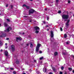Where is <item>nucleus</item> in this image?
I'll return each mask as SVG.
<instances>
[{
    "label": "nucleus",
    "mask_w": 74,
    "mask_h": 74,
    "mask_svg": "<svg viewBox=\"0 0 74 74\" xmlns=\"http://www.w3.org/2000/svg\"><path fill=\"white\" fill-rule=\"evenodd\" d=\"M62 18L63 19H69V15L63 14L62 16Z\"/></svg>",
    "instance_id": "1"
},
{
    "label": "nucleus",
    "mask_w": 74,
    "mask_h": 74,
    "mask_svg": "<svg viewBox=\"0 0 74 74\" xmlns=\"http://www.w3.org/2000/svg\"><path fill=\"white\" fill-rule=\"evenodd\" d=\"M41 44L39 43H38L36 47V52H38L39 51V49H40V47H41Z\"/></svg>",
    "instance_id": "2"
},
{
    "label": "nucleus",
    "mask_w": 74,
    "mask_h": 74,
    "mask_svg": "<svg viewBox=\"0 0 74 74\" xmlns=\"http://www.w3.org/2000/svg\"><path fill=\"white\" fill-rule=\"evenodd\" d=\"M35 11L33 9H31L29 11V14H33V12H34Z\"/></svg>",
    "instance_id": "3"
},
{
    "label": "nucleus",
    "mask_w": 74,
    "mask_h": 74,
    "mask_svg": "<svg viewBox=\"0 0 74 74\" xmlns=\"http://www.w3.org/2000/svg\"><path fill=\"white\" fill-rule=\"evenodd\" d=\"M6 37V34L5 33H2L0 36V37Z\"/></svg>",
    "instance_id": "4"
},
{
    "label": "nucleus",
    "mask_w": 74,
    "mask_h": 74,
    "mask_svg": "<svg viewBox=\"0 0 74 74\" xmlns=\"http://www.w3.org/2000/svg\"><path fill=\"white\" fill-rule=\"evenodd\" d=\"M11 48L12 52H14V51L15 50V46H14V45H12L11 46Z\"/></svg>",
    "instance_id": "5"
},
{
    "label": "nucleus",
    "mask_w": 74,
    "mask_h": 74,
    "mask_svg": "<svg viewBox=\"0 0 74 74\" xmlns=\"http://www.w3.org/2000/svg\"><path fill=\"white\" fill-rule=\"evenodd\" d=\"M50 36L51 38H53V36H54V34H53V31H51Z\"/></svg>",
    "instance_id": "6"
},
{
    "label": "nucleus",
    "mask_w": 74,
    "mask_h": 74,
    "mask_svg": "<svg viewBox=\"0 0 74 74\" xmlns=\"http://www.w3.org/2000/svg\"><path fill=\"white\" fill-rule=\"evenodd\" d=\"M34 29H35L36 30H40V28L38 26H35L34 27Z\"/></svg>",
    "instance_id": "7"
},
{
    "label": "nucleus",
    "mask_w": 74,
    "mask_h": 74,
    "mask_svg": "<svg viewBox=\"0 0 74 74\" xmlns=\"http://www.w3.org/2000/svg\"><path fill=\"white\" fill-rule=\"evenodd\" d=\"M18 40H19V41H21V40H22V38H20V37H16V41L17 42H18Z\"/></svg>",
    "instance_id": "8"
},
{
    "label": "nucleus",
    "mask_w": 74,
    "mask_h": 74,
    "mask_svg": "<svg viewBox=\"0 0 74 74\" xmlns=\"http://www.w3.org/2000/svg\"><path fill=\"white\" fill-rule=\"evenodd\" d=\"M10 30H12V28L11 27H8L6 29V31H7L8 32H10Z\"/></svg>",
    "instance_id": "9"
},
{
    "label": "nucleus",
    "mask_w": 74,
    "mask_h": 74,
    "mask_svg": "<svg viewBox=\"0 0 74 74\" xmlns=\"http://www.w3.org/2000/svg\"><path fill=\"white\" fill-rule=\"evenodd\" d=\"M65 26L66 28H68L69 27V23H65Z\"/></svg>",
    "instance_id": "10"
},
{
    "label": "nucleus",
    "mask_w": 74,
    "mask_h": 74,
    "mask_svg": "<svg viewBox=\"0 0 74 74\" xmlns=\"http://www.w3.org/2000/svg\"><path fill=\"white\" fill-rule=\"evenodd\" d=\"M5 54L6 56H8V51H5Z\"/></svg>",
    "instance_id": "11"
},
{
    "label": "nucleus",
    "mask_w": 74,
    "mask_h": 74,
    "mask_svg": "<svg viewBox=\"0 0 74 74\" xmlns=\"http://www.w3.org/2000/svg\"><path fill=\"white\" fill-rule=\"evenodd\" d=\"M4 25L5 27H7L8 26V24H7L5 22L4 24Z\"/></svg>",
    "instance_id": "12"
},
{
    "label": "nucleus",
    "mask_w": 74,
    "mask_h": 74,
    "mask_svg": "<svg viewBox=\"0 0 74 74\" xmlns=\"http://www.w3.org/2000/svg\"><path fill=\"white\" fill-rule=\"evenodd\" d=\"M30 47L31 48H33V45L32 44V42H31L30 43Z\"/></svg>",
    "instance_id": "13"
},
{
    "label": "nucleus",
    "mask_w": 74,
    "mask_h": 74,
    "mask_svg": "<svg viewBox=\"0 0 74 74\" xmlns=\"http://www.w3.org/2000/svg\"><path fill=\"white\" fill-rule=\"evenodd\" d=\"M54 55L55 56H56L58 55V52L57 51H56L54 53Z\"/></svg>",
    "instance_id": "14"
},
{
    "label": "nucleus",
    "mask_w": 74,
    "mask_h": 74,
    "mask_svg": "<svg viewBox=\"0 0 74 74\" xmlns=\"http://www.w3.org/2000/svg\"><path fill=\"white\" fill-rule=\"evenodd\" d=\"M52 69L53 71H56V69L54 67H52Z\"/></svg>",
    "instance_id": "15"
},
{
    "label": "nucleus",
    "mask_w": 74,
    "mask_h": 74,
    "mask_svg": "<svg viewBox=\"0 0 74 74\" xmlns=\"http://www.w3.org/2000/svg\"><path fill=\"white\" fill-rule=\"evenodd\" d=\"M39 33V31H38L37 30H36L35 31V33H36V34H38Z\"/></svg>",
    "instance_id": "16"
},
{
    "label": "nucleus",
    "mask_w": 74,
    "mask_h": 74,
    "mask_svg": "<svg viewBox=\"0 0 74 74\" xmlns=\"http://www.w3.org/2000/svg\"><path fill=\"white\" fill-rule=\"evenodd\" d=\"M68 70H69V71H71V70H72V69L71 68H69Z\"/></svg>",
    "instance_id": "17"
},
{
    "label": "nucleus",
    "mask_w": 74,
    "mask_h": 74,
    "mask_svg": "<svg viewBox=\"0 0 74 74\" xmlns=\"http://www.w3.org/2000/svg\"><path fill=\"white\" fill-rule=\"evenodd\" d=\"M64 38H66L67 37V34H65L64 35Z\"/></svg>",
    "instance_id": "18"
},
{
    "label": "nucleus",
    "mask_w": 74,
    "mask_h": 74,
    "mask_svg": "<svg viewBox=\"0 0 74 74\" xmlns=\"http://www.w3.org/2000/svg\"><path fill=\"white\" fill-rule=\"evenodd\" d=\"M16 64H19V61L18 60H17L16 61Z\"/></svg>",
    "instance_id": "19"
},
{
    "label": "nucleus",
    "mask_w": 74,
    "mask_h": 74,
    "mask_svg": "<svg viewBox=\"0 0 74 74\" xmlns=\"http://www.w3.org/2000/svg\"><path fill=\"white\" fill-rule=\"evenodd\" d=\"M67 22L66 23H69V22H70V20L69 19H68L67 20Z\"/></svg>",
    "instance_id": "20"
},
{
    "label": "nucleus",
    "mask_w": 74,
    "mask_h": 74,
    "mask_svg": "<svg viewBox=\"0 0 74 74\" xmlns=\"http://www.w3.org/2000/svg\"><path fill=\"white\" fill-rule=\"evenodd\" d=\"M6 20L8 22H10V19H7Z\"/></svg>",
    "instance_id": "21"
},
{
    "label": "nucleus",
    "mask_w": 74,
    "mask_h": 74,
    "mask_svg": "<svg viewBox=\"0 0 74 74\" xmlns=\"http://www.w3.org/2000/svg\"><path fill=\"white\" fill-rule=\"evenodd\" d=\"M0 45H3V43L1 42V41H0Z\"/></svg>",
    "instance_id": "22"
},
{
    "label": "nucleus",
    "mask_w": 74,
    "mask_h": 74,
    "mask_svg": "<svg viewBox=\"0 0 74 74\" xmlns=\"http://www.w3.org/2000/svg\"><path fill=\"white\" fill-rule=\"evenodd\" d=\"M44 58V57H40V58L39 59L40 60H42L43 58Z\"/></svg>",
    "instance_id": "23"
},
{
    "label": "nucleus",
    "mask_w": 74,
    "mask_h": 74,
    "mask_svg": "<svg viewBox=\"0 0 74 74\" xmlns=\"http://www.w3.org/2000/svg\"><path fill=\"white\" fill-rule=\"evenodd\" d=\"M26 6H27V5L25 4H24L23 5V7H26Z\"/></svg>",
    "instance_id": "24"
},
{
    "label": "nucleus",
    "mask_w": 74,
    "mask_h": 74,
    "mask_svg": "<svg viewBox=\"0 0 74 74\" xmlns=\"http://www.w3.org/2000/svg\"><path fill=\"white\" fill-rule=\"evenodd\" d=\"M61 70H64V67L62 66L61 67Z\"/></svg>",
    "instance_id": "25"
},
{
    "label": "nucleus",
    "mask_w": 74,
    "mask_h": 74,
    "mask_svg": "<svg viewBox=\"0 0 74 74\" xmlns=\"http://www.w3.org/2000/svg\"><path fill=\"white\" fill-rule=\"evenodd\" d=\"M26 7L27 9H29L30 7L29 6H26Z\"/></svg>",
    "instance_id": "26"
},
{
    "label": "nucleus",
    "mask_w": 74,
    "mask_h": 74,
    "mask_svg": "<svg viewBox=\"0 0 74 74\" xmlns=\"http://www.w3.org/2000/svg\"><path fill=\"white\" fill-rule=\"evenodd\" d=\"M11 9H12L13 8V5H10Z\"/></svg>",
    "instance_id": "27"
},
{
    "label": "nucleus",
    "mask_w": 74,
    "mask_h": 74,
    "mask_svg": "<svg viewBox=\"0 0 74 74\" xmlns=\"http://www.w3.org/2000/svg\"><path fill=\"white\" fill-rule=\"evenodd\" d=\"M60 30L61 32H62L63 31V29H62V27H60Z\"/></svg>",
    "instance_id": "28"
},
{
    "label": "nucleus",
    "mask_w": 74,
    "mask_h": 74,
    "mask_svg": "<svg viewBox=\"0 0 74 74\" xmlns=\"http://www.w3.org/2000/svg\"><path fill=\"white\" fill-rule=\"evenodd\" d=\"M49 17H47V21H49Z\"/></svg>",
    "instance_id": "29"
},
{
    "label": "nucleus",
    "mask_w": 74,
    "mask_h": 74,
    "mask_svg": "<svg viewBox=\"0 0 74 74\" xmlns=\"http://www.w3.org/2000/svg\"><path fill=\"white\" fill-rule=\"evenodd\" d=\"M58 14H60V13H61V11L59 10L58 12Z\"/></svg>",
    "instance_id": "30"
},
{
    "label": "nucleus",
    "mask_w": 74,
    "mask_h": 74,
    "mask_svg": "<svg viewBox=\"0 0 74 74\" xmlns=\"http://www.w3.org/2000/svg\"><path fill=\"white\" fill-rule=\"evenodd\" d=\"M46 72H47V69L45 68V71L44 72V73H46Z\"/></svg>",
    "instance_id": "31"
},
{
    "label": "nucleus",
    "mask_w": 74,
    "mask_h": 74,
    "mask_svg": "<svg viewBox=\"0 0 74 74\" xmlns=\"http://www.w3.org/2000/svg\"><path fill=\"white\" fill-rule=\"evenodd\" d=\"M71 1H68V3H70Z\"/></svg>",
    "instance_id": "32"
},
{
    "label": "nucleus",
    "mask_w": 74,
    "mask_h": 74,
    "mask_svg": "<svg viewBox=\"0 0 74 74\" xmlns=\"http://www.w3.org/2000/svg\"><path fill=\"white\" fill-rule=\"evenodd\" d=\"M63 55H66V53H63Z\"/></svg>",
    "instance_id": "33"
},
{
    "label": "nucleus",
    "mask_w": 74,
    "mask_h": 74,
    "mask_svg": "<svg viewBox=\"0 0 74 74\" xmlns=\"http://www.w3.org/2000/svg\"><path fill=\"white\" fill-rule=\"evenodd\" d=\"M59 0H56V3H58V2H59Z\"/></svg>",
    "instance_id": "34"
},
{
    "label": "nucleus",
    "mask_w": 74,
    "mask_h": 74,
    "mask_svg": "<svg viewBox=\"0 0 74 74\" xmlns=\"http://www.w3.org/2000/svg\"><path fill=\"white\" fill-rule=\"evenodd\" d=\"M60 74H63V72H62L60 71Z\"/></svg>",
    "instance_id": "35"
},
{
    "label": "nucleus",
    "mask_w": 74,
    "mask_h": 74,
    "mask_svg": "<svg viewBox=\"0 0 74 74\" xmlns=\"http://www.w3.org/2000/svg\"><path fill=\"white\" fill-rule=\"evenodd\" d=\"M10 70H14V68H10Z\"/></svg>",
    "instance_id": "36"
},
{
    "label": "nucleus",
    "mask_w": 74,
    "mask_h": 74,
    "mask_svg": "<svg viewBox=\"0 0 74 74\" xmlns=\"http://www.w3.org/2000/svg\"><path fill=\"white\" fill-rule=\"evenodd\" d=\"M13 74H16V72H15V71H14L13 72Z\"/></svg>",
    "instance_id": "37"
},
{
    "label": "nucleus",
    "mask_w": 74,
    "mask_h": 74,
    "mask_svg": "<svg viewBox=\"0 0 74 74\" xmlns=\"http://www.w3.org/2000/svg\"><path fill=\"white\" fill-rule=\"evenodd\" d=\"M6 40H9V38H6Z\"/></svg>",
    "instance_id": "38"
},
{
    "label": "nucleus",
    "mask_w": 74,
    "mask_h": 74,
    "mask_svg": "<svg viewBox=\"0 0 74 74\" xmlns=\"http://www.w3.org/2000/svg\"><path fill=\"white\" fill-rule=\"evenodd\" d=\"M39 53H42V51H39Z\"/></svg>",
    "instance_id": "39"
},
{
    "label": "nucleus",
    "mask_w": 74,
    "mask_h": 74,
    "mask_svg": "<svg viewBox=\"0 0 74 74\" xmlns=\"http://www.w3.org/2000/svg\"><path fill=\"white\" fill-rule=\"evenodd\" d=\"M37 73L38 74H39V73H40L39 71H37Z\"/></svg>",
    "instance_id": "40"
},
{
    "label": "nucleus",
    "mask_w": 74,
    "mask_h": 74,
    "mask_svg": "<svg viewBox=\"0 0 74 74\" xmlns=\"http://www.w3.org/2000/svg\"><path fill=\"white\" fill-rule=\"evenodd\" d=\"M49 74H53L52 72H49Z\"/></svg>",
    "instance_id": "41"
},
{
    "label": "nucleus",
    "mask_w": 74,
    "mask_h": 74,
    "mask_svg": "<svg viewBox=\"0 0 74 74\" xmlns=\"http://www.w3.org/2000/svg\"><path fill=\"white\" fill-rule=\"evenodd\" d=\"M29 22H32V19L31 20L29 21Z\"/></svg>",
    "instance_id": "42"
},
{
    "label": "nucleus",
    "mask_w": 74,
    "mask_h": 74,
    "mask_svg": "<svg viewBox=\"0 0 74 74\" xmlns=\"http://www.w3.org/2000/svg\"><path fill=\"white\" fill-rule=\"evenodd\" d=\"M8 4H7V5H6V7H8Z\"/></svg>",
    "instance_id": "43"
},
{
    "label": "nucleus",
    "mask_w": 74,
    "mask_h": 74,
    "mask_svg": "<svg viewBox=\"0 0 74 74\" xmlns=\"http://www.w3.org/2000/svg\"><path fill=\"white\" fill-rule=\"evenodd\" d=\"M24 17H25V18H27V16H24Z\"/></svg>",
    "instance_id": "44"
},
{
    "label": "nucleus",
    "mask_w": 74,
    "mask_h": 74,
    "mask_svg": "<svg viewBox=\"0 0 74 74\" xmlns=\"http://www.w3.org/2000/svg\"><path fill=\"white\" fill-rule=\"evenodd\" d=\"M46 27H48V25H46Z\"/></svg>",
    "instance_id": "45"
},
{
    "label": "nucleus",
    "mask_w": 74,
    "mask_h": 74,
    "mask_svg": "<svg viewBox=\"0 0 74 74\" xmlns=\"http://www.w3.org/2000/svg\"><path fill=\"white\" fill-rule=\"evenodd\" d=\"M29 43L26 44V45H27V46H29Z\"/></svg>",
    "instance_id": "46"
},
{
    "label": "nucleus",
    "mask_w": 74,
    "mask_h": 74,
    "mask_svg": "<svg viewBox=\"0 0 74 74\" xmlns=\"http://www.w3.org/2000/svg\"><path fill=\"white\" fill-rule=\"evenodd\" d=\"M43 23L44 24H45V23H46L45 22V21H43Z\"/></svg>",
    "instance_id": "47"
},
{
    "label": "nucleus",
    "mask_w": 74,
    "mask_h": 74,
    "mask_svg": "<svg viewBox=\"0 0 74 74\" xmlns=\"http://www.w3.org/2000/svg\"><path fill=\"white\" fill-rule=\"evenodd\" d=\"M45 11H47V8H46L45 9Z\"/></svg>",
    "instance_id": "48"
},
{
    "label": "nucleus",
    "mask_w": 74,
    "mask_h": 74,
    "mask_svg": "<svg viewBox=\"0 0 74 74\" xmlns=\"http://www.w3.org/2000/svg\"><path fill=\"white\" fill-rule=\"evenodd\" d=\"M66 44H69V42H66Z\"/></svg>",
    "instance_id": "49"
},
{
    "label": "nucleus",
    "mask_w": 74,
    "mask_h": 74,
    "mask_svg": "<svg viewBox=\"0 0 74 74\" xmlns=\"http://www.w3.org/2000/svg\"><path fill=\"white\" fill-rule=\"evenodd\" d=\"M34 62H36V60H34Z\"/></svg>",
    "instance_id": "50"
},
{
    "label": "nucleus",
    "mask_w": 74,
    "mask_h": 74,
    "mask_svg": "<svg viewBox=\"0 0 74 74\" xmlns=\"http://www.w3.org/2000/svg\"><path fill=\"white\" fill-rule=\"evenodd\" d=\"M72 72H73V73H74V70H73L72 71Z\"/></svg>",
    "instance_id": "51"
},
{
    "label": "nucleus",
    "mask_w": 74,
    "mask_h": 74,
    "mask_svg": "<svg viewBox=\"0 0 74 74\" xmlns=\"http://www.w3.org/2000/svg\"><path fill=\"white\" fill-rule=\"evenodd\" d=\"M5 45H7V43H5Z\"/></svg>",
    "instance_id": "52"
},
{
    "label": "nucleus",
    "mask_w": 74,
    "mask_h": 74,
    "mask_svg": "<svg viewBox=\"0 0 74 74\" xmlns=\"http://www.w3.org/2000/svg\"><path fill=\"white\" fill-rule=\"evenodd\" d=\"M73 58V59H74V56H72Z\"/></svg>",
    "instance_id": "53"
},
{
    "label": "nucleus",
    "mask_w": 74,
    "mask_h": 74,
    "mask_svg": "<svg viewBox=\"0 0 74 74\" xmlns=\"http://www.w3.org/2000/svg\"><path fill=\"white\" fill-rule=\"evenodd\" d=\"M1 52H2V51H3V50L1 49Z\"/></svg>",
    "instance_id": "54"
},
{
    "label": "nucleus",
    "mask_w": 74,
    "mask_h": 74,
    "mask_svg": "<svg viewBox=\"0 0 74 74\" xmlns=\"http://www.w3.org/2000/svg\"><path fill=\"white\" fill-rule=\"evenodd\" d=\"M64 21H67V20L65 19V20H64Z\"/></svg>",
    "instance_id": "55"
},
{
    "label": "nucleus",
    "mask_w": 74,
    "mask_h": 74,
    "mask_svg": "<svg viewBox=\"0 0 74 74\" xmlns=\"http://www.w3.org/2000/svg\"><path fill=\"white\" fill-rule=\"evenodd\" d=\"M19 34H22V33L21 32H20Z\"/></svg>",
    "instance_id": "56"
},
{
    "label": "nucleus",
    "mask_w": 74,
    "mask_h": 74,
    "mask_svg": "<svg viewBox=\"0 0 74 74\" xmlns=\"http://www.w3.org/2000/svg\"><path fill=\"white\" fill-rule=\"evenodd\" d=\"M65 74H67V72H65L64 73Z\"/></svg>",
    "instance_id": "57"
},
{
    "label": "nucleus",
    "mask_w": 74,
    "mask_h": 74,
    "mask_svg": "<svg viewBox=\"0 0 74 74\" xmlns=\"http://www.w3.org/2000/svg\"><path fill=\"white\" fill-rule=\"evenodd\" d=\"M25 34V33L24 32H23V34Z\"/></svg>",
    "instance_id": "58"
},
{
    "label": "nucleus",
    "mask_w": 74,
    "mask_h": 74,
    "mask_svg": "<svg viewBox=\"0 0 74 74\" xmlns=\"http://www.w3.org/2000/svg\"><path fill=\"white\" fill-rule=\"evenodd\" d=\"M31 1H33V0H30Z\"/></svg>",
    "instance_id": "59"
},
{
    "label": "nucleus",
    "mask_w": 74,
    "mask_h": 74,
    "mask_svg": "<svg viewBox=\"0 0 74 74\" xmlns=\"http://www.w3.org/2000/svg\"><path fill=\"white\" fill-rule=\"evenodd\" d=\"M26 74V73H23V74Z\"/></svg>",
    "instance_id": "60"
},
{
    "label": "nucleus",
    "mask_w": 74,
    "mask_h": 74,
    "mask_svg": "<svg viewBox=\"0 0 74 74\" xmlns=\"http://www.w3.org/2000/svg\"><path fill=\"white\" fill-rule=\"evenodd\" d=\"M48 30H49V29H47V31H48Z\"/></svg>",
    "instance_id": "61"
},
{
    "label": "nucleus",
    "mask_w": 74,
    "mask_h": 74,
    "mask_svg": "<svg viewBox=\"0 0 74 74\" xmlns=\"http://www.w3.org/2000/svg\"><path fill=\"white\" fill-rule=\"evenodd\" d=\"M5 32H6V30H5Z\"/></svg>",
    "instance_id": "62"
},
{
    "label": "nucleus",
    "mask_w": 74,
    "mask_h": 74,
    "mask_svg": "<svg viewBox=\"0 0 74 74\" xmlns=\"http://www.w3.org/2000/svg\"><path fill=\"white\" fill-rule=\"evenodd\" d=\"M0 26H1V24H0Z\"/></svg>",
    "instance_id": "63"
},
{
    "label": "nucleus",
    "mask_w": 74,
    "mask_h": 74,
    "mask_svg": "<svg viewBox=\"0 0 74 74\" xmlns=\"http://www.w3.org/2000/svg\"><path fill=\"white\" fill-rule=\"evenodd\" d=\"M73 16H74V14H73Z\"/></svg>",
    "instance_id": "64"
}]
</instances>
